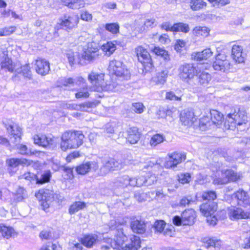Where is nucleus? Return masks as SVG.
Instances as JSON below:
<instances>
[{
    "label": "nucleus",
    "mask_w": 250,
    "mask_h": 250,
    "mask_svg": "<svg viewBox=\"0 0 250 250\" xmlns=\"http://www.w3.org/2000/svg\"><path fill=\"white\" fill-rule=\"evenodd\" d=\"M164 140L165 137L163 135L156 134L151 137L149 141V144L151 146L154 147L163 142Z\"/></svg>",
    "instance_id": "49530a36"
},
{
    "label": "nucleus",
    "mask_w": 250,
    "mask_h": 250,
    "mask_svg": "<svg viewBox=\"0 0 250 250\" xmlns=\"http://www.w3.org/2000/svg\"><path fill=\"white\" fill-rule=\"evenodd\" d=\"M129 176L128 175H124L117 178L115 180V184L118 187L123 188L128 187Z\"/></svg>",
    "instance_id": "c03bdc74"
},
{
    "label": "nucleus",
    "mask_w": 250,
    "mask_h": 250,
    "mask_svg": "<svg viewBox=\"0 0 250 250\" xmlns=\"http://www.w3.org/2000/svg\"><path fill=\"white\" fill-rule=\"evenodd\" d=\"M16 28V27L14 26L5 27L2 28V35L3 36H7L10 35L15 32Z\"/></svg>",
    "instance_id": "338daca9"
},
{
    "label": "nucleus",
    "mask_w": 250,
    "mask_h": 250,
    "mask_svg": "<svg viewBox=\"0 0 250 250\" xmlns=\"http://www.w3.org/2000/svg\"><path fill=\"white\" fill-rule=\"evenodd\" d=\"M203 66H199L197 75L198 82L203 85L207 84L211 80V75L207 72L203 70Z\"/></svg>",
    "instance_id": "c85d7f7f"
},
{
    "label": "nucleus",
    "mask_w": 250,
    "mask_h": 250,
    "mask_svg": "<svg viewBox=\"0 0 250 250\" xmlns=\"http://www.w3.org/2000/svg\"><path fill=\"white\" fill-rule=\"evenodd\" d=\"M34 143L39 146L47 147L54 144V140L53 138L45 135H35L34 137Z\"/></svg>",
    "instance_id": "393cba45"
},
{
    "label": "nucleus",
    "mask_w": 250,
    "mask_h": 250,
    "mask_svg": "<svg viewBox=\"0 0 250 250\" xmlns=\"http://www.w3.org/2000/svg\"><path fill=\"white\" fill-rule=\"evenodd\" d=\"M157 181V176L155 174L149 173L146 177V186H150L155 184Z\"/></svg>",
    "instance_id": "603ef678"
},
{
    "label": "nucleus",
    "mask_w": 250,
    "mask_h": 250,
    "mask_svg": "<svg viewBox=\"0 0 250 250\" xmlns=\"http://www.w3.org/2000/svg\"><path fill=\"white\" fill-rule=\"evenodd\" d=\"M231 56L236 62L240 63L244 62L246 54L243 52L241 46L234 45L231 49Z\"/></svg>",
    "instance_id": "412c9836"
},
{
    "label": "nucleus",
    "mask_w": 250,
    "mask_h": 250,
    "mask_svg": "<svg viewBox=\"0 0 250 250\" xmlns=\"http://www.w3.org/2000/svg\"><path fill=\"white\" fill-rule=\"evenodd\" d=\"M165 226L166 223L164 221L159 220L155 222L154 228L156 231L161 232L164 230Z\"/></svg>",
    "instance_id": "e2e57ef3"
},
{
    "label": "nucleus",
    "mask_w": 250,
    "mask_h": 250,
    "mask_svg": "<svg viewBox=\"0 0 250 250\" xmlns=\"http://www.w3.org/2000/svg\"><path fill=\"white\" fill-rule=\"evenodd\" d=\"M78 17L76 15H65L60 20V25L65 29H72L75 27L78 22Z\"/></svg>",
    "instance_id": "4468645a"
},
{
    "label": "nucleus",
    "mask_w": 250,
    "mask_h": 250,
    "mask_svg": "<svg viewBox=\"0 0 250 250\" xmlns=\"http://www.w3.org/2000/svg\"><path fill=\"white\" fill-rule=\"evenodd\" d=\"M168 159L165 162V167L167 168H171L184 161L186 159V155L184 153L175 151L167 154Z\"/></svg>",
    "instance_id": "f8f14e48"
},
{
    "label": "nucleus",
    "mask_w": 250,
    "mask_h": 250,
    "mask_svg": "<svg viewBox=\"0 0 250 250\" xmlns=\"http://www.w3.org/2000/svg\"><path fill=\"white\" fill-rule=\"evenodd\" d=\"M178 71L180 79L184 82L188 83L197 75L199 66H194L193 63H185L179 66Z\"/></svg>",
    "instance_id": "39448f33"
},
{
    "label": "nucleus",
    "mask_w": 250,
    "mask_h": 250,
    "mask_svg": "<svg viewBox=\"0 0 250 250\" xmlns=\"http://www.w3.org/2000/svg\"><path fill=\"white\" fill-rule=\"evenodd\" d=\"M210 119L211 123L215 125L221 124L223 119V115L216 110H211L210 111Z\"/></svg>",
    "instance_id": "c9c22d12"
},
{
    "label": "nucleus",
    "mask_w": 250,
    "mask_h": 250,
    "mask_svg": "<svg viewBox=\"0 0 250 250\" xmlns=\"http://www.w3.org/2000/svg\"><path fill=\"white\" fill-rule=\"evenodd\" d=\"M217 208L216 203L213 202H208L200 206V210L202 213L205 216L207 222L211 225L217 224V219L214 215Z\"/></svg>",
    "instance_id": "423d86ee"
},
{
    "label": "nucleus",
    "mask_w": 250,
    "mask_h": 250,
    "mask_svg": "<svg viewBox=\"0 0 250 250\" xmlns=\"http://www.w3.org/2000/svg\"><path fill=\"white\" fill-rule=\"evenodd\" d=\"M136 52L138 61L143 64L146 71L152 70L153 65L152 60L147 51L142 46L136 48Z\"/></svg>",
    "instance_id": "0eeeda50"
},
{
    "label": "nucleus",
    "mask_w": 250,
    "mask_h": 250,
    "mask_svg": "<svg viewBox=\"0 0 250 250\" xmlns=\"http://www.w3.org/2000/svg\"><path fill=\"white\" fill-rule=\"evenodd\" d=\"M195 212L192 209L185 210L182 214L181 217L176 216L173 219V222L176 226L192 225L195 219Z\"/></svg>",
    "instance_id": "6e6552de"
},
{
    "label": "nucleus",
    "mask_w": 250,
    "mask_h": 250,
    "mask_svg": "<svg viewBox=\"0 0 250 250\" xmlns=\"http://www.w3.org/2000/svg\"><path fill=\"white\" fill-rule=\"evenodd\" d=\"M171 30L172 32H182L186 33L189 32V27L187 23L179 22L174 24Z\"/></svg>",
    "instance_id": "ea45409f"
},
{
    "label": "nucleus",
    "mask_w": 250,
    "mask_h": 250,
    "mask_svg": "<svg viewBox=\"0 0 250 250\" xmlns=\"http://www.w3.org/2000/svg\"><path fill=\"white\" fill-rule=\"evenodd\" d=\"M96 106V104L94 102H86L79 104L74 103H66L63 105L64 108L81 111H87L88 109L95 107Z\"/></svg>",
    "instance_id": "a211bd4d"
},
{
    "label": "nucleus",
    "mask_w": 250,
    "mask_h": 250,
    "mask_svg": "<svg viewBox=\"0 0 250 250\" xmlns=\"http://www.w3.org/2000/svg\"><path fill=\"white\" fill-rule=\"evenodd\" d=\"M102 166L100 172L102 175H106L110 171L117 170L120 168V163L114 158L104 159L102 161Z\"/></svg>",
    "instance_id": "ddd939ff"
},
{
    "label": "nucleus",
    "mask_w": 250,
    "mask_h": 250,
    "mask_svg": "<svg viewBox=\"0 0 250 250\" xmlns=\"http://www.w3.org/2000/svg\"><path fill=\"white\" fill-rule=\"evenodd\" d=\"M178 178L180 183L185 184L189 183L191 180V176L188 173H181L178 175Z\"/></svg>",
    "instance_id": "6e6d98bb"
},
{
    "label": "nucleus",
    "mask_w": 250,
    "mask_h": 250,
    "mask_svg": "<svg viewBox=\"0 0 250 250\" xmlns=\"http://www.w3.org/2000/svg\"><path fill=\"white\" fill-rule=\"evenodd\" d=\"M125 223L123 220H113L110 222V229H116V231L114 239L108 238L107 242L110 244L111 247L117 250H138L140 247V238L133 235L128 240L123 229L121 227Z\"/></svg>",
    "instance_id": "f257e3e1"
},
{
    "label": "nucleus",
    "mask_w": 250,
    "mask_h": 250,
    "mask_svg": "<svg viewBox=\"0 0 250 250\" xmlns=\"http://www.w3.org/2000/svg\"><path fill=\"white\" fill-rule=\"evenodd\" d=\"M132 231L136 233H144L146 229V225L144 221L137 219L133 220L130 224Z\"/></svg>",
    "instance_id": "a878e982"
},
{
    "label": "nucleus",
    "mask_w": 250,
    "mask_h": 250,
    "mask_svg": "<svg viewBox=\"0 0 250 250\" xmlns=\"http://www.w3.org/2000/svg\"><path fill=\"white\" fill-rule=\"evenodd\" d=\"M68 250H83V244L77 242L75 241L69 242L68 243Z\"/></svg>",
    "instance_id": "bf43d9fd"
},
{
    "label": "nucleus",
    "mask_w": 250,
    "mask_h": 250,
    "mask_svg": "<svg viewBox=\"0 0 250 250\" xmlns=\"http://www.w3.org/2000/svg\"><path fill=\"white\" fill-rule=\"evenodd\" d=\"M234 196L237 200V204L239 206L244 208L250 207V198L247 192L243 189H239L237 191Z\"/></svg>",
    "instance_id": "6ab92c4d"
},
{
    "label": "nucleus",
    "mask_w": 250,
    "mask_h": 250,
    "mask_svg": "<svg viewBox=\"0 0 250 250\" xmlns=\"http://www.w3.org/2000/svg\"><path fill=\"white\" fill-rule=\"evenodd\" d=\"M64 5L72 9H78L83 7L85 2L83 0H62Z\"/></svg>",
    "instance_id": "473e14b6"
},
{
    "label": "nucleus",
    "mask_w": 250,
    "mask_h": 250,
    "mask_svg": "<svg viewBox=\"0 0 250 250\" xmlns=\"http://www.w3.org/2000/svg\"><path fill=\"white\" fill-rule=\"evenodd\" d=\"M131 108L132 110L136 113L141 114L144 111L145 109V106L142 103H133L132 104Z\"/></svg>",
    "instance_id": "864d4df0"
},
{
    "label": "nucleus",
    "mask_w": 250,
    "mask_h": 250,
    "mask_svg": "<svg viewBox=\"0 0 250 250\" xmlns=\"http://www.w3.org/2000/svg\"><path fill=\"white\" fill-rule=\"evenodd\" d=\"M67 58L69 64L72 66L76 63H80V59L81 55H79L77 53H74V52H70L67 54Z\"/></svg>",
    "instance_id": "09e8293b"
},
{
    "label": "nucleus",
    "mask_w": 250,
    "mask_h": 250,
    "mask_svg": "<svg viewBox=\"0 0 250 250\" xmlns=\"http://www.w3.org/2000/svg\"><path fill=\"white\" fill-rule=\"evenodd\" d=\"M153 52L157 55L162 57L166 61L169 60V56L167 51L159 47H155Z\"/></svg>",
    "instance_id": "8fccbe9b"
},
{
    "label": "nucleus",
    "mask_w": 250,
    "mask_h": 250,
    "mask_svg": "<svg viewBox=\"0 0 250 250\" xmlns=\"http://www.w3.org/2000/svg\"><path fill=\"white\" fill-rule=\"evenodd\" d=\"M189 5L193 11H198L207 6V3L203 0H190Z\"/></svg>",
    "instance_id": "e433bc0d"
},
{
    "label": "nucleus",
    "mask_w": 250,
    "mask_h": 250,
    "mask_svg": "<svg viewBox=\"0 0 250 250\" xmlns=\"http://www.w3.org/2000/svg\"><path fill=\"white\" fill-rule=\"evenodd\" d=\"M110 72L118 77H123L125 79L129 77V73L123 62L120 61L113 60L110 62L108 66Z\"/></svg>",
    "instance_id": "1a4fd4ad"
},
{
    "label": "nucleus",
    "mask_w": 250,
    "mask_h": 250,
    "mask_svg": "<svg viewBox=\"0 0 250 250\" xmlns=\"http://www.w3.org/2000/svg\"><path fill=\"white\" fill-rule=\"evenodd\" d=\"M81 64L84 65L93 62L99 56V49L94 42H88L86 47L83 49V53L80 55Z\"/></svg>",
    "instance_id": "20e7f679"
},
{
    "label": "nucleus",
    "mask_w": 250,
    "mask_h": 250,
    "mask_svg": "<svg viewBox=\"0 0 250 250\" xmlns=\"http://www.w3.org/2000/svg\"><path fill=\"white\" fill-rule=\"evenodd\" d=\"M213 125L211 123V120L210 119V116H204L200 119V126H206L207 127H209Z\"/></svg>",
    "instance_id": "69168bd1"
},
{
    "label": "nucleus",
    "mask_w": 250,
    "mask_h": 250,
    "mask_svg": "<svg viewBox=\"0 0 250 250\" xmlns=\"http://www.w3.org/2000/svg\"><path fill=\"white\" fill-rule=\"evenodd\" d=\"M166 98L167 100L171 101H178L181 100V96H177L172 91L167 92L166 95Z\"/></svg>",
    "instance_id": "774afa93"
},
{
    "label": "nucleus",
    "mask_w": 250,
    "mask_h": 250,
    "mask_svg": "<svg viewBox=\"0 0 250 250\" xmlns=\"http://www.w3.org/2000/svg\"><path fill=\"white\" fill-rule=\"evenodd\" d=\"M105 28L112 34H116L119 30V26L116 23H107L105 25Z\"/></svg>",
    "instance_id": "13d9d810"
},
{
    "label": "nucleus",
    "mask_w": 250,
    "mask_h": 250,
    "mask_svg": "<svg viewBox=\"0 0 250 250\" xmlns=\"http://www.w3.org/2000/svg\"><path fill=\"white\" fill-rule=\"evenodd\" d=\"M104 74H98L97 73L91 72L88 76V79L92 84L96 87V89L98 91L99 88H102L103 84L104 83Z\"/></svg>",
    "instance_id": "aec40b11"
},
{
    "label": "nucleus",
    "mask_w": 250,
    "mask_h": 250,
    "mask_svg": "<svg viewBox=\"0 0 250 250\" xmlns=\"http://www.w3.org/2000/svg\"><path fill=\"white\" fill-rule=\"evenodd\" d=\"M36 72L42 76L47 75L50 71V64L46 60L39 58L34 63Z\"/></svg>",
    "instance_id": "f3484780"
},
{
    "label": "nucleus",
    "mask_w": 250,
    "mask_h": 250,
    "mask_svg": "<svg viewBox=\"0 0 250 250\" xmlns=\"http://www.w3.org/2000/svg\"><path fill=\"white\" fill-rule=\"evenodd\" d=\"M229 216L232 220L246 219L250 218V213L244 211L241 208L232 207L229 209Z\"/></svg>",
    "instance_id": "2eb2a0df"
},
{
    "label": "nucleus",
    "mask_w": 250,
    "mask_h": 250,
    "mask_svg": "<svg viewBox=\"0 0 250 250\" xmlns=\"http://www.w3.org/2000/svg\"><path fill=\"white\" fill-rule=\"evenodd\" d=\"M101 48L106 55L110 56L116 50V46L113 42H109L104 44Z\"/></svg>",
    "instance_id": "79ce46f5"
},
{
    "label": "nucleus",
    "mask_w": 250,
    "mask_h": 250,
    "mask_svg": "<svg viewBox=\"0 0 250 250\" xmlns=\"http://www.w3.org/2000/svg\"><path fill=\"white\" fill-rule=\"evenodd\" d=\"M117 85L116 83L111 81L104 82L102 88H99L98 91H114Z\"/></svg>",
    "instance_id": "a18cd8bd"
},
{
    "label": "nucleus",
    "mask_w": 250,
    "mask_h": 250,
    "mask_svg": "<svg viewBox=\"0 0 250 250\" xmlns=\"http://www.w3.org/2000/svg\"><path fill=\"white\" fill-rule=\"evenodd\" d=\"M83 138L84 135L81 131L65 132L61 137L60 147L64 151L77 148L82 145Z\"/></svg>",
    "instance_id": "f03ea898"
},
{
    "label": "nucleus",
    "mask_w": 250,
    "mask_h": 250,
    "mask_svg": "<svg viewBox=\"0 0 250 250\" xmlns=\"http://www.w3.org/2000/svg\"><path fill=\"white\" fill-rule=\"evenodd\" d=\"M126 141L130 144H136L140 139L141 133L136 127H131L127 130Z\"/></svg>",
    "instance_id": "4be33fe9"
},
{
    "label": "nucleus",
    "mask_w": 250,
    "mask_h": 250,
    "mask_svg": "<svg viewBox=\"0 0 250 250\" xmlns=\"http://www.w3.org/2000/svg\"><path fill=\"white\" fill-rule=\"evenodd\" d=\"M223 178H218L214 179L213 183L216 185L226 184L229 182H236L242 178V175L240 173H237L234 171L228 169L222 173Z\"/></svg>",
    "instance_id": "9d476101"
},
{
    "label": "nucleus",
    "mask_w": 250,
    "mask_h": 250,
    "mask_svg": "<svg viewBox=\"0 0 250 250\" xmlns=\"http://www.w3.org/2000/svg\"><path fill=\"white\" fill-rule=\"evenodd\" d=\"M16 148L19 150V153L21 155H29L32 153L29 150L26 145L22 144L16 145Z\"/></svg>",
    "instance_id": "052dcab7"
},
{
    "label": "nucleus",
    "mask_w": 250,
    "mask_h": 250,
    "mask_svg": "<svg viewBox=\"0 0 250 250\" xmlns=\"http://www.w3.org/2000/svg\"><path fill=\"white\" fill-rule=\"evenodd\" d=\"M35 196L39 200H44L52 202L53 201V196L52 192L49 190H39L35 194Z\"/></svg>",
    "instance_id": "2f4dec72"
},
{
    "label": "nucleus",
    "mask_w": 250,
    "mask_h": 250,
    "mask_svg": "<svg viewBox=\"0 0 250 250\" xmlns=\"http://www.w3.org/2000/svg\"><path fill=\"white\" fill-rule=\"evenodd\" d=\"M50 176V172H45L42 175L40 178H36L37 183L40 184L46 183L49 181Z\"/></svg>",
    "instance_id": "0e129e2a"
},
{
    "label": "nucleus",
    "mask_w": 250,
    "mask_h": 250,
    "mask_svg": "<svg viewBox=\"0 0 250 250\" xmlns=\"http://www.w3.org/2000/svg\"><path fill=\"white\" fill-rule=\"evenodd\" d=\"M21 63L19 61L13 62L8 56V51L5 47L0 48V68L5 71L16 74L20 71Z\"/></svg>",
    "instance_id": "7ed1b4c3"
},
{
    "label": "nucleus",
    "mask_w": 250,
    "mask_h": 250,
    "mask_svg": "<svg viewBox=\"0 0 250 250\" xmlns=\"http://www.w3.org/2000/svg\"><path fill=\"white\" fill-rule=\"evenodd\" d=\"M195 120L194 113L192 111L185 110L181 113L180 120L185 125H191Z\"/></svg>",
    "instance_id": "5701e85b"
},
{
    "label": "nucleus",
    "mask_w": 250,
    "mask_h": 250,
    "mask_svg": "<svg viewBox=\"0 0 250 250\" xmlns=\"http://www.w3.org/2000/svg\"><path fill=\"white\" fill-rule=\"evenodd\" d=\"M78 86H82V88H80L78 92L75 94L76 98L79 99L88 97L89 94L88 91V87L85 80L84 79V82L83 83H81L80 85Z\"/></svg>",
    "instance_id": "4c0bfd02"
},
{
    "label": "nucleus",
    "mask_w": 250,
    "mask_h": 250,
    "mask_svg": "<svg viewBox=\"0 0 250 250\" xmlns=\"http://www.w3.org/2000/svg\"><path fill=\"white\" fill-rule=\"evenodd\" d=\"M77 172L79 174L84 175L89 171V166L87 163L83 164L76 168Z\"/></svg>",
    "instance_id": "4d7b16f0"
},
{
    "label": "nucleus",
    "mask_w": 250,
    "mask_h": 250,
    "mask_svg": "<svg viewBox=\"0 0 250 250\" xmlns=\"http://www.w3.org/2000/svg\"><path fill=\"white\" fill-rule=\"evenodd\" d=\"M13 203H16L23 201L27 197L26 191L23 188L19 187L15 193H12Z\"/></svg>",
    "instance_id": "72a5a7b5"
},
{
    "label": "nucleus",
    "mask_w": 250,
    "mask_h": 250,
    "mask_svg": "<svg viewBox=\"0 0 250 250\" xmlns=\"http://www.w3.org/2000/svg\"><path fill=\"white\" fill-rule=\"evenodd\" d=\"M201 242L204 246L207 249L211 247L214 248L215 250H219L221 246V241L215 238L206 237L201 239Z\"/></svg>",
    "instance_id": "b1692460"
},
{
    "label": "nucleus",
    "mask_w": 250,
    "mask_h": 250,
    "mask_svg": "<svg viewBox=\"0 0 250 250\" xmlns=\"http://www.w3.org/2000/svg\"><path fill=\"white\" fill-rule=\"evenodd\" d=\"M60 82L64 86L80 85L84 82V79L81 77H78L75 79L63 78L61 79Z\"/></svg>",
    "instance_id": "bb28decb"
},
{
    "label": "nucleus",
    "mask_w": 250,
    "mask_h": 250,
    "mask_svg": "<svg viewBox=\"0 0 250 250\" xmlns=\"http://www.w3.org/2000/svg\"><path fill=\"white\" fill-rule=\"evenodd\" d=\"M20 70V71L19 72H16V74L22 73L25 78H26L29 80L31 79L32 73L29 64H26L23 66L21 65Z\"/></svg>",
    "instance_id": "de8ad7c7"
},
{
    "label": "nucleus",
    "mask_w": 250,
    "mask_h": 250,
    "mask_svg": "<svg viewBox=\"0 0 250 250\" xmlns=\"http://www.w3.org/2000/svg\"><path fill=\"white\" fill-rule=\"evenodd\" d=\"M86 206L85 203L83 202H75L70 206L69 213L70 214H73L80 210L83 209Z\"/></svg>",
    "instance_id": "58836bf2"
},
{
    "label": "nucleus",
    "mask_w": 250,
    "mask_h": 250,
    "mask_svg": "<svg viewBox=\"0 0 250 250\" xmlns=\"http://www.w3.org/2000/svg\"><path fill=\"white\" fill-rule=\"evenodd\" d=\"M213 6H223L230 3L229 0H208Z\"/></svg>",
    "instance_id": "680f3d73"
},
{
    "label": "nucleus",
    "mask_w": 250,
    "mask_h": 250,
    "mask_svg": "<svg viewBox=\"0 0 250 250\" xmlns=\"http://www.w3.org/2000/svg\"><path fill=\"white\" fill-rule=\"evenodd\" d=\"M212 66L215 70L227 72L230 69V63L224 54L219 53L216 56Z\"/></svg>",
    "instance_id": "9b49d317"
},
{
    "label": "nucleus",
    "mask_w": 250,
    "mask_h": 250,
    "mask_svg": "<svg viewBox=\"0 0 250 250\" xmlns=\"http://www.w3.org/2000/svg\"><path fill=\"white\" fill-rule=\"evenodd\" d=\"M6 164L10 168H16L19 165H29L30 162L25 159L10 158L6 160Z\"/></svg>",
    "instance_id": "c756f323"
},
{
    "label": "nucleus",
    "mask_w": 250,
    "mask_h": 250,
    "mask_svg": "<svg viewBox=\"0 0 250 250\" xmlns=\"http://www.w3.org/2000/svg\"><path fill=\"white\" fill-rule=\"evenodd\" d=\"M98 235L94 234H90L84 235L81 238V242L83 246L88 248H92L98 241Z\"/></svg>",
    "instance_id": "cd10ccee"
},
{
    "label": "nucleus",
    "mask_w": 250,
    "mask_h": 250,
    "mask_svg": "<svg viewBox=\"0 0 250 250\" xmlns=\"http://www.w3.org/2000/svg\"><path fill=\"white\" fill-rule=\"evenodd\" d=\"M209 31L206 26H196L193 30V34L196 36L207 37L208 35Z\"/></svg>",
    "instance_id": "37998d69"
},
{
    "label": "nucleus",
    "mask_w": 250,
    "mask_h": 250,
    "mask_svg": "<svg viewBox=\"0 0 250 250\" xmlns=\"http://www.w3.org/2000/svg\"><path fill=\"white\" fill-rule=\"evenodd\" d=\"M0 232L2 235L7 239L12 237L15 232L12 228L5 226L2 224L0 225Z\"/></svg>",
    "instance_id": "a19ab883"
},
{
    "label": "nucleus",
    "mask_w": 250,
    "mask_h": 250,
    "mask_svg": "<svg viewBox=\"0 0 250 250\" xmlns=\"http://www.w3.org/2000/svg\"><path fill=\"white\" fill-rule=\"evenodd\" d=\"M227 118L228 122L233 123L235 126L241 125L247 122V116L244 111H239L236 114H229Z\"/></svg>",
    "instance_id": "dca6fc26"
},
{
    "label": "nucleus",
    "mask_w": 250,
    "mask_h": 250,
    "mask_svg": "<svg viewBox=\"0 0 250 250\" xmlns=\"http://www.w3.org/2000/svg\"><path fill=\"white\" fill-rule=\"evenodd\" d=\"M167 77V71H162L158 73L155 78V82L157 84H163L166 82Z\"/></svg>",
    "instance_id": "3c124183"
},
{
    "label": "nucleus",
    "mask_w": 250,
    "mask_h": 250,
    "mask_svg": "<svg viewBox=\"0 0 250 250\" xmlns=\"http://www.w3.org/2000/svg\"><path fill=\"white\" fill-rule=\"evenodd\" d=\"M202 198L204 200H208L210 202L211 200H214L216 198V194L214 191H205L202 193Z\"/></svg>",
    "instance_id": "5fc2aeb1"
},
{
    "label": "nucleus",
    "mask_w": 250,
    "mask_h": 250,
    "mask_svg": "<svg viewBox=\"0 0 250 250\" xmlns=\"http://www.w3.org/2000/svg\"><path fill=\"white\" fill-rule=\"evenodd\" d=\"M213 55V52L210 48H207L201 52H197L194 55V59L197 61L206 60L211 57Z\"/></svg>",
    "instance_id": "7c9ffc66"
},
{
    "label": "nucleus",
    "mask_w": 250,
    "mask_h": 250,
    "mask_svg": "<svg viewBox=\"0 0 250 250\" xmlns=\"http://www.w3.org/2000/svg\"><path fill=\"white\" fill-rule=\"evenodd\" d=\"M5 125L10 135H21V128L16 123L12 122L9 125L5 124Z\"/></svg>",
    "instance_id": "f704fd0d"
}]
</instances>
